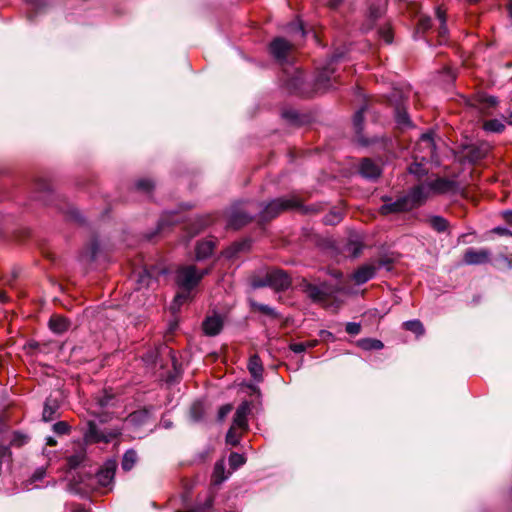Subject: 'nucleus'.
Returning <instances> with one entry per match:
<instances>
[{"label": "nucleus", "mask_w": 512, "mask_h": 512, "mask_svg": "<svg viewBox=\"0 0 512 512\" xmlns=\"http://www.w3.org/2000/svg\"><path fill=\"white\" fill-rule=\"evenodd\" d=\"M245 247V243H234L222 252L225 258L231 259Z\"/></svg>", "instance_id": "obj_38"}, {"label": "nucleus", "mask_w": 512, "mask_h": 512, "mask_svg": "<svg viewBox=\"0 0 512 512\" xmlns=\"http://www.w3.org/2000/svg\"><path fill=\"white\" fill-rule=\"evenodd\" d=\"M252 285H253L254 288L267 287L268 286L267 274L262 279L254 280Z\"/></svg>", "instance_id": "obj_52"}, {"label": "nucleus", "mask_w": 512, "mask_h": 512, "mask_svg": "<svg viewBox=\"0 0 512 512\" xmlns=\"http://www.w3.org/2000/svg\"><path fill=\"white\" fill-rule=\"evenodd\" d=\"M363 246L359 242H350L349 243V251L351 252L353 257H358L362 252Z\"/></svg>", "instance_id": "obj_47"}, {"label": "nucleus", "mask_w": 512, "mask_h": 512, "mask_svg": "<svg viewBox=\"0 0 512 512\" xmlns=\"http://www.w3.org/2000/svg\"><path fill=\"white\" fill-rule=\"evenodd\" d=\"M223 322L219 316L207 317L203 322V331L208 336H215L220 333Z\"/></svg>", "instance_id": "obj_19"}, {"label": "nucleus", "mask_w": 512, "mask_h": 512, "mask_svg": "<svg viewBox=\"0 0 512 512\" xmlns=\"http://www.w3.org/2000/svg\"><path fill=\"white\" fill-rule=\"evenodd\" d=\"M70 322L67 318L54 315L49 320V328L57 334H62L69 329Z\"/></svg>", "instance_id": "obj_21"}, {"label": "nucleus", "mask_w": 512, "mask_h": 512, "mask_svg": "<svg viewBox=\"0 0 512 512\" xmlns=\"http://www.w3.org/2000/svg\"><path fill=\"white\" fill-rule=\"evenodd\" d=\"M8 300V296L5 291L0 290V302L4 303Z\"/></svg>", "instance_id": "obj_59"}, {"label": "nucleus", "mask_w": 512, "mask_h": 512, "mask_svg": "<svg viewBox=\"0 0 512 512\" xmlns=\"http://www.w3.org/2000/svg\"><path fill=\"white\" fill-rule=\"evenodd\" d=\"M235 427L231 426L226 434V442L232 446H237L240 442V437L235 432Z\"/></svg>", "instance_id": "obj_39"}, {"label": "nucleus", "mask_w": 512, "mask_h": 512, "mask_svg": "<svg viewBox=\"0 0 512 512\" xmlns=\"http://www.w3.org/2000/svg\"><path fill=\"white\" fill-rule=\"evenodd\" d=\"M345 330L350 335H358L361 332L360 323L356 322H348L346 324Z\"/></svg>", "instance_id": "obj_44"}, {"label": "nucleus", "mask_w": 512, "mask_h": 512, "mask_svg": "<svg viewBox=\"0 0 512 512\" xmlns=\"http://www.w3.org/2000/svg\"><path fill=\"white\" fill-rule=\"evenodd\" d=\"M428 224L438 233H444L449 229V222L438 215L431 216L428 219Z\"/></svg>", "instance_id": "obj_27"}, {"label": "nucleus", "mask_w": 512, "mask_h": 512, "mask_svg": "<svg viewBox=\"0 0 512 512\" xmlns=\"http://www.w3.org/2000/svg\"><path fill=\"white\" fill-rule=\"evenodd\" d=\"M228 476L225 474V462L224 460H219L215 463L211 482L213 485H220L222 482H224Z\"/></svg>", "instance_id": "obj_24"}, {"label": "nucleus", "mask_w": 512, "mask_h": 512, "mask_svg": "<svg viewBox=\"0 0 512 512\" xmlns=\"http://www.w3.org/2000/svg\"><path fill=\"white\" fill-rule=\"evenodd\" d=\"M138 460L137 452L133 449L127 450L122 458L121 467L124 471H130Z\"/></svg>", "instance_id": "obj_28"}, {"label": "nucleus", "mask_w": 512, "mask_h": 512, "mask_svg": "<svg viewBox=\"0 0 512 512\" xmlns=\"http://www.w3.org/2000/svg\"><path fill=\"white\" fill-rule=\"evenodd\" d=\"M497 104H498V100L496 97L486 95V94H481L475 98L473 106L476 107L482 114L489 115L490 114L489 109L496 107Z\"/></svg>", "instance_id": "obj_16"}, {"label": "nucleus", "mask_w": 512, "mask_h": 512, "mask_svg": "<svg viewBox=\"0 0 512 512\" xmlns=\"http://www.w3.org/2000/svg\"><path fill=\"white\" fill-rule=\"evenodd\" d=\"M418 30L425 32L431 27V19L429 17H421L418 21Z\"/></svg>", "instance_id": "obj_46"}, {"label": "nucleus", "mask_w": 512, "mask_h": 512, "mask_svg": "<svg viewBox=\"0 0 512 512\" xmlns=\"http://www.w3.org/2000/svg\"><path fill=\"white\" fill-rule=\"evenodd\" d=\"M117 464L114 460L107 461L96 473L97 483L102 487L109 486L115 477Z\"/></svg>", "instance_id": "obj_7"}, {"label": "nucleus", "mask_w": 512, "mask_h": 512, "mask_svg": "<svg viewBox=\"0 0 512 512\" xmlns=\"http://www.w3.org/2000/svg\"><path fill=\"white\" fill-rule=\"evenodd\" d=\"M301 206L302 201L296 196L277 198L270 201L262 208L259 218L261 221H270L285 211L300 208Z\"/></svg>", "instance_id": "obj_2"}, {"label": "nucleus", "mask_w": 512, "mask_h": 512, "mask_svg": "<svg viewBox=\"0 0 512 512\" xmlns=\"http://www.w3.org/2000/svg\"><path fill=\"white\" fill-rule=\"evenodd\" d=\"M44 474H45V472L43 470L37 471L36 473H34V475L32 477L33 481L41 480L44 477Z\"/></svg>", "instance_id": "obj_56"}, {"label": "nucleus", "mask_w": 512, "mask_h": 512, "mask_svg": "<svg viewBox=\"0 0 512 512\" xmlns=\"http://www.w3.org/2000/svg\"><path fill=\"white\" fill-rule=\"evenodd\" d=\"M427 184H420L413 187L410 192L405 195L406 198L412 200L413 209L420 206L430 195Z\"/></svg>", "instance_id": "obj_13"}, {"label": "nucleus", "mask_w": 512, "mask_h": 512, "mask_svg": "<svg viewBox=\"0 0 512 512\" xmlns=\"http://www.w3.org/2000/svg\"><path fill=\"white\" fill-rule=\"evenodd\" d=\"M211 505H212V502H211V501H209V503H208L205 507H203V508L201 509V512H207V510L210 508V506H211Z\"/></svg>", "instance_id": "obj_64"}, {"label": "nucleus", "mask_w": 512, "mask_h": 512, "mask_svg": "<svg viewBox=\"0 0 512 512\" xmlns=\"http://www.w3.org/2000/svg\"><path fill=\"white\" fill-rule=\"evenodd\" d=\"M503 118L509 125H512V111H508L506 114H504Z\"/></svg>", "instance_id": "obj_57"}, {"label": "nucleus", "mask_w": 512, "mask_h": 512, "mask_svg": "<svg viewBox=\"0 0 512 512\" xmlns=\"http://www.w3.org/2000/svg\"><path fill=\"white\" fill-rule=\"evenodd\" d=\"M384 39L387 43H391L392 42L391 34L389 32H386L384 35Z\"/></svg>", "instance_id": "obj_63"}, {"label": "nucleus", "mask_w": 512, "mask_h": 512, "mask_svg": "<svg viewBox=\"0 0 512 512\" xmlns=\"http://www.w3.org/2000/svg\"><path fill=\"white\" fill-rule=\"evenodd\" d=\"M396 121L400 125H410V120L407 112L400 108L396 109Z\"/></svg>", "instance_id": "obj_41"}, {"label": "nucleus", "mask_w": 512, "mask_h": 512, "mask_svg": "<svg viewBox=\"0 0 512 512\" xmlns=\"http://www.w3.org/2000/svg\"><path fill=\"white\" fill-rule=\"evenodd\" d=\"M491 252L488 249L468 248L463 254V262L467 265H481L490 262Z\"/></svg>", "instance_id": "obj_6"}, {"label": "nucleus", "mask_w": 512, "mask_h": 512, "mask_svg": "<svg viewBox=\"0 0 512 512\" xmlns=\"http://www.w3.org/2000/svg\"><path fill=\"white\" fill-rule=\"evenodd\" d=\"M428 190L433 194H445L455 189L456 183L453 180L438 177L426 183Z\"/></svg>", "instance_id": "obj_8"}, {"label": "nucleus", "mask_w": 512, "mask_h": 512, "mask_svg": "<svg viewBox=\"0 0 512 512\" xmlns=\"http://www.w3.org/2000/svg\"><path fill=\"white\" fill-rule=\"evenodd\" d=\"M251 306L260 313L272 318H279V314L270 306L251 301Z\"/></svg>", "instance_id": "obj_34"}, {"label": "nucleus", "mask_w": 512, "mask_h": 512, "mask_svg": "<svg viewBox=\"0 0 512 512\" xmlns=\"http://www.w3.org/2000/svg\"><path fill=\"white\" fill-rule=\"evenodd\" d=\"M436 18L440 22L439 35L445 38L448 34V29L446 26V10L443 9L441 6L437 7L436 9Z\"/></svg>", "instance_id": "obj_32"}, {"label": "nucleus", "mask_w": 512, "mask_h": 512, "mask_svg": "<svg viewBox=\"0 0 512 512\" xmlns=\"http://www.w3.org/2000/svg\"><path fill=\"white\" fill-rule=\"evenodd\" d=\"M342 215L338 212H330L325 216L324 221L326 224L334 225L341 221Z\"/></svg>", "instance_id": "obj_43"}, {"label": "nucleus", "mask_w": 512, "mask_h": 512, "mask_svg": "<svg viewBox=\"0 0 512 512\" xmlns=\"http://www.w3.org/2000/svg\"><path fill=\"white\" fill-rule=\"evenodd\" d=\"M245 462H246V458L242 454H239V453H236V452H232L229 455V465H230L232 470L238 469Z\"/></svg>", "instance_id": "obj_36"}, {"label": "nucleus", "mask_w": 512, "mask_h": 512, "mask_svg": "<svg viewBox=\"0 0 512 512\" xmlns=\"http://www.w3.org/2000/svg\"><path fill=\"white\" fill-rule=\"evenodd\" d=\"M59 405L55 399L48 397L44 403L42 419L45 422L52 421L56 417Z\"/></svg>", "instance_id": "obj_23"}, {"label": "nucleus", "mask_w": 512, "mask_h": 512, "mask_svg": "<svg viewBox=\"0 0 512 512\" xmlns=\"http://www.w3.org/2000/svg\"><path fill=\"white\" fill-rule=\"evenodd\" d=\"M247 367H248V370H249L251 376L256 381H262L264 368H263L262 361L257 354H254L249 358Z\"/></svg>", "instance_id": "obj_20"}, {"label": "nucleus", "mask_w": 512, "mask_h": 512, "mask_svg": "<svg viewBox=\"0 0 512 512\" xmlns=\"http://www.w3.org/2000/svg\"><path fill=\"white\" fill-rule=\"evenodd\" d=\"M250 403L247 401L242 402L236 409L234 418H233V424L235 428H239L241 430H247L248 429V414L250 413Z\"/></svg>", "instance_id": "obj_9"}, {"label": "nucleus", "mask_w": 512, "mask_h": 512, "mask_svg": "<svg viewBox=\"0 0 512 512\" xmlns=\"http://www.w3.org/2000/svg\"><path fill=\"white\" fill-rule=\"evenodd\" d=\"M30 440L27 434L15 431L12 435L9 447L21 448L26 445Z\"/></svg>", "instance_id": "obj_31"}, {"label": "nucleus", "mask_w": 512, "mask_h": 512, "mask_svg": "<svg viewBox=\"0 0 512 512\" xmlns=\"http://www.w3.org/2000/svg\"><path fill=\"white\" fill-rule=\"evenodd\" d=\"M209 224V220L206 218L199 219V227L194 230V234L199 233L205 226Z\"/></svg>", "instance_id": "obj_54"}, {"label": "nucleus", "mask_w": 512, "mask_h": 512, "mask_svg": "<svg viewBox=\"0 0 512 512\" xmlns=\"http://www.w3.org/2000/svg\"><path fill=\"white\" fill-rule=\"evenodd\" d=\"M364 111L365 107H362L359 109L354 117H353V123L357 131H360L362 129L363 121H364Z\"/></svg>", "instance_id": "obj_40"}, {"label": "nucleus", "mask_w": 512, "mask_h": 512, "mask_svg": "<svg viewBox=\"0 0 512 512\" xmlns=\"http://www.w3.org/2000/svg\"><path fill=\"white\" fill-rule=\"evenodd\" d=\"M270 53L278 60L283 61L286 59L291 44L284 38H275L269 46Z\"/></svg>", "instance_id": "obj_10"}, {"label": "nucleus", "mask_w": 512, "mask_h": 512, "mask_svg": "<svg viewBox=\"0 0 512 512\" xmlns=\"http://www.w3.org/2000/svg\"><path fill=\"white\" fill-rule=\"evenodd\" d=\"M402 328L406 331L412 332L417 338L425 334L424 325L418 319L403 322Z\"/></svg>", "instance_id": "obj_26"}, {"label": "nucleus", "mask_w": 512, "mask_h": 512, "mask_svg": "<svg viewBox=\"0 0 512 512\" xmlns=\"http://www.w3.org/2000/svg\"><path fill=\"white\" fill-rule=\"evenodd\" d=\"M268 287L273 288L275 291H285L292 283L290 275L282 269H273L268 271Z\"/></svg>", "instance_id": "obj_5"}, {"label": "nucleus", "mask_w": 512, "mask_h": 512, "mask_svg": "<svg viewBox=\"0 0 512 512\" xmlns=\"http://www.w3.org/2000/svg\"><path fill=\"white\" fill-rule=\"evenodd\" d=\"M85 457H86V452L85 450L82 448L79 452H77L76 454L74 455H71L68 457L67 461H68V465L70 468H76L78 467L81 463H83V461L85 460Z\"/></svg>", "instance_id": "obj_35"}, {"label": "nucleus", "mask_w": 512, "mask_h": 512, "mask_svg": "<svg viewBox=\"0 0 512 512\" xmlns=\"http://www.w3.org/2000/svg\"><path fill=\"white\" fill-rule=\"evenodd\" d=\"M360 174L368 179H376L381 174L380 166L369 158L362 159L359 166Z\"/></svg>", "instance_id": "obj_15"}, {"label": "nucleus", "mask_w": 512, "mask_h": 512, "mask_svg": "<svg viewBox=\"0 0 512 512\" xmlns=\"http://www.w3.org/2000/svg\"><path fill=\"white\" fill-rule=\"evenodd\" d=\"M418 150H424V154L420 156L422 160L431 159L435 153V143L430 133H424L421 135L418 143Z\"/></svg>", "instance_id": "obj_12"}, {"label": "nucleus", "mask_w": 512, "mask_h": 512, "mask_svg": "<svg viewBox=\"0 0 512 512\" xmlns=\"http://www.w3.org/2000/svg\"><path fill=\"white\" fill-rule=\"evenodd\" d=\"M216 247V241L214 239H207L198 241L195 247V259L197 261L204 260L210 257Z\"/></svg>", "instance_id": "obj_14"}, {"label": "nucleus", "mask_w": 512, "mask_h": 512, "mask_svg": "<svg viewBox=\"0 0 512 512\" xmlns=\"http://www.w3.org/2000/svg\"><path fill=\"white\" fill-rule=\"evenodd\" d=\"M289 348L294 353H297V354L302 353L306 350V343H304V342L292 343V344H290Z\"/></svg>", "instance_id": "obj_50"}, {"label": "nucleus", "mask_w": 512, "mask_h": 512, "mask_svg": "<svg viewBox=\"0 0 512 512\" xmlns=\"http://www.w3.org/2000/svg\"><path fill=\"white\" fill-rule=\"evenodd\" d=\"M356 345L365 351L381 350L384 348L382 341L374 338H362L356 342Z\"/></svg>", "instance_id": "obj_25"}, {"label": "nucleus", "mask_w": 512, "mask_h": 512, "mask_svg": "<svg viewBox=\"0 0 512 512\" xmlns=\"http://www.w3.org/2000/svg\"><path fill=\"white\" fill-rule=\"evenodd\" d=\"M334 70L329 67L324 68L319 72L315 80V88L317 91H326L332 87L330 84L333 77Z\"/></svg>", "instance_id": "obj_17"}, {"label": "nucleus", "mask_w": 512, "mask_h": 512, "mask_svg": "<svg viewBox=\"0 0 512 512\" xmlns=\"http://www.w3.org/2000/svg\"><path fill=\"white\" fill-rule=\"evenodd\" d=\"M136 187L143 191H150L151 189H153L154 185L151 180L142 179V180L137 181Z\"/></svg>", "instance_id": "obj_45"}, {"label": "nucleus", "mask_w": 512, "mask_h": 512, "mask_svg": "<svg viewBox=\"0 0 512 512\" xmlns=\"http://www.w3.org/2000/svg\"><path fill=\"white\" fill-rule=\"evenodd\" d=\"M299 286L306 296L315 303H324L333 296L334 292L339 291V289H333L326 283L315 285L307 279H302Z\"/></svg>", "instance_id": "obj_3"}, {"label": "nucleus", "mask_w": 512, "mask_h": 512, "mask_svg": "<svg viewBox=\"0 0 512 512\" xmlns=\"http://www.w3.org/2000/svg\"><path fill=\"white\" fill-rule=\"evenodd\" d=\"M190 416L193 420L199 421L204 416V407L201 402H194L190 408Z\"/></svg>", "instance_id": "obj_37"}, {"label": "nucleus", "mask_w": 512, "mask_h": 512, "mask_svg": "<svg viewBox=\"0 0 512 512\" xmlns=\"http://www.w3.org/2000/svg\"><path fill=\"white\" fill-rule=\"evenodd\" d=\"M493 233L500 235V236H511L512 237V231H510L507 228L504 227H495L492 230Z\"/></svg>", "instance_id": "obj_51"}, {"label": "nucleus", "mask_w": 512, "mask_h": 512, "mask_svg": "<svg viewBox=\"0 0 512 512\" xmlns=\"http://www.w3.org/2000/svg\"><path fill=\"white\" fill-rule=\"evenodd\" d=\"M487 132L501 133L505 129V125L498 119L486 120L482 125Z\"/></svg>", "instance_id": "obj_29"}, {"label": "nucleus", "mask_w": 512, "mask_h": 512, "mask_svg": "<svg viewBox=\"0 0 512 512\" xmlns=\"http://www.w3.org/2000/svg\"><path fill=\"white\" fill-rule=\"evenodd\" d=\"M377 269L381 267H386L387 270H391L392 268V261L390 259H380L378 261V266H376Z\"/></svg>", "instance_id": "obj_53"}, {"label": "nucleus", "mask_w": 512, "mask_h": 512, "mask_svg": "<svg viewBox=\"0 0 512 512\" xmlns=\"http://www.w3.org/2000/svg\"><path fill=\"white\" fill-rule=\"evenodd\" d=\"M71 512H88L83 509L80 504L73 503L70 505Z\"/></svg>", "instance_id": "obj_55"}, {"label": "nucleus", "mask_w": 512, "mask_h": 512, "mask_svg": "<svg viewBox=\"0 0 512 512\" xmlns=\"http://www.w3.org/2000/svg\"><path fill=\"white\" fill-rule=\"evenodd\" d=\"M114 395L108 393L107 391H103L102 394L95 397L96 404L99 408H106L108 406L114 405Z\"/></svg>", "instance_id": "obj_33"}, {"label": "nucleus", "mask_w": 512, "mask_h": 512, "mask_svg": "<svg viewBox=\"0 0 512 512\" xmlns=\"http://www.w3.org/2000/svg\"><path fill=\"white\" fill-rule=\"evenodd\" d=\"M211 269L198 271L195 265L180 266L176 270V284L184 290V293L177 294L174 299L175 304H182L189 298L190 291L194 289L200 281L210 273Z\"/></svg>", "instance_id": "obj_1"}, {"label": "nucleus", "mask_w": 512, "mask_h": 512, "mask_svg": "<svg viewBox=\"0 0 512 512\" xmlns=\"http://www.w3.org/2000/svg\"><path fill=\"white\" fill-rule=\"evenodd\" d=\"M252 220V217L245 212L236 211L231 213L228 220V226L233 229H240Z\"/></svg>", "instance_id": "obj_22"}, {"label": "nucleus", "mask_w": 512, "mask_h": 512, "mask_svg": "<svg viewBox=\"0 0 512 512\" xmlns=\"http://www.w3.org/2000/svg\"><path fill=\"white\" fill-rule=\"evenodd\" d=\"M69 430L70 427L65 421H59L53 425V431L59 435L67 434Z\"/></svg>", "instance_id": "obj_42"}, {"label": "nucleus", "mask_w": 512, "mask_h": 512, "mask_svg": "<svg viewBox=\"0 0 512 512\" xmlns=\"http://www.w3.org/2000/svg\"><path fill=\"white\" fill-rule=\"evenodd\" d=\"M122 435V429L118 427L105 428L103 430V438L100 439L101 443H111L113 440L119 438Z\"/></svg>", "instance_id": "obj_30"}, {"label": "nucleus", "mask_w": 512, "mask_h": 512, "mask_svg": "<svg viewBox=\"0 0 512 512\" xmlns=\"http://www.w3.org/2000/svg\"><path fill=\"white\" fill-rule=\"evenodd\" d=\"M56 443H57V442H56V440H55L54 438H52V437H48V438H47V445H49V446H55V445H56Z\"/></svg>", "instance_id": "obj_62"}, {"label": "nucleus", "mask_w": 512, "mask_h": 512, "mask_svg": "<svg viewBox=\"0 0 512 512\" xmlns=\"http://www.w3.org/2000/svg\"><path fill=\"white\" fill-rule=\"evenodd\" d=\"M382 200L385 202L379 209L380 214L389 215L411 211L413 209L412 200L401 196L395 201H392L390 197H383Z\"/></svg>", "instance_id": "obj_4"}, {"label": "nucleus", "mask_w": 512, "mask_h": 512, "mask_svg": "<svg viewBox=\"0 0 512 512\" xmlns=\"http://www.w3.org/2000/svg\"><path fill=\"white\" fill-rule=\"evenodd\" d=\"M102 438L103 430H100L94 421H89L87 423L86 431L83 435L84 442L86 444L101 443L100 439Z\"/></svg>", "instance_id": "obj_18"}, {"label": "nucleus", "mask_w": 512, "mask_h": 512, "mask_svg": "<svg viewBox=\"0 0 512 512\" xmlns=\"http://www.w3.org/2000/svg\"><path fill=\"white\" fill-rule=\"evenodd\" d=\"M503 216L508 223L512 224V212L511 211H505Z\"/></svg>", "instance_id": "obj_58"}, {"label": "nucleus", "mask_w": 512, "mask_h": 512, "mask_svg": "<svg viewBox=\"0 0 512 512\" xmlns=\"http://www.w3.org/2000/svg\"><path fill=\"white\" fill-rule=\"evenodd\" d=\"M341 2L342 0H329V5L332 8H336Z\"/></svg>", "instance_id": "obj_60"}, {"label": "nucleus", "mask_w": 512, "mask_h": 512, "mask_svg": "<svg viewBox=\"0 0 512 512\" xmlns=\"http://www.w3.org/2000/svg\"><path fill=\"white\" fill-rule=\"evenodd\" d=\"M377 271V267L373 264H365L360 266L352 275L353 281L357 285H362L371 280Z\"/></svg>", "instance_id": "obj_11"}, {"label": "nucleus", "mask_w": 512, "mask_h": 512, "mask_svg": "<svg viewBox=\"0 0 512 512\" xmlns=\"http://www.w3.org/2000/svg\"><path fill=\"white\" fill-rule=\"evenodd\" d=\"M306 349L308 348H313L317 345V341L316 340H313V341H306Z\"/></svg>", "instance_id": "obj_61"}, {"label": "nucleus", "mask_w": 512, "mask_h": 512, "mask_svg": "<svg viewBox=\"0 0 512 512\" xmlns=\"http://www.w3.org/2000/svg\"><path fill=\"white\" fill-rule=\"evenodd\" d=\"M232 410V405L226 404L220 407L218 411V418L223 420Z\"/></svg>", "instance_id": "obj_49"}, {"label": "nucleus", "mask_w": 512, "mask_h": 512, "mask_svg": "<svg viewBox=\"0 0 512 512\" xmlns=\"http://www.w3.org/2000/svg\"><path fill=\"white\" fill-rule=\"evenodd\" d=\"M150 281H151V276L146 270H143L142 272L139 273V279H138L139 284L149 286Z\"/></svg>", "instance_id": "obj_48"}]
</instances>
